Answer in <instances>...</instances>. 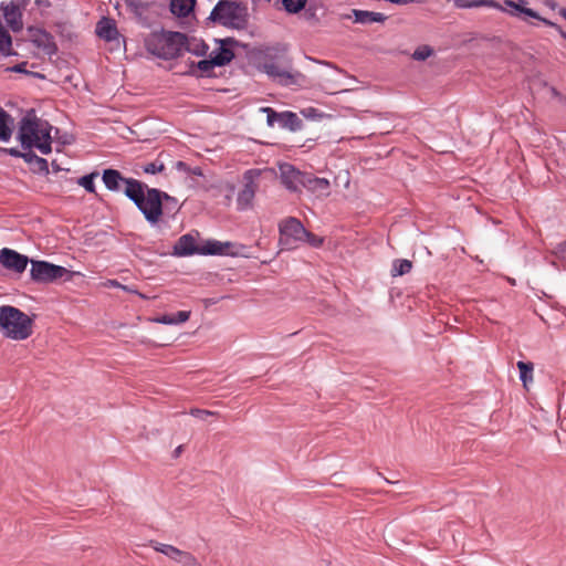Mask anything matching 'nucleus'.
<instances>
[{
    "instance_id": "f257e3e1",
    "label": "nucleus",
    "mask_w": 566,
    "mask_h": 566,
    "mask_svg": "<svg viewBox=\"0 0 566 566\" xmlns=\"http://www.w3.org/2000/svg\"><path fill=\"white\" fill-rule=\"evenodd\" d=\"M124 193L135 203L150 224L158 223L164 214L174 217L180 209L175 197L157 188H149L142 181H130Z\"/></svg>"
},
{
    "instance_id": "f03ea898",
    "label": "nucleus",
    "mask_w": 566,
    "mask_h": 566,
    "mask_svg": "<svg viewBox=\"0 0 566 566\" xmlns=\"http://www.w3.org/2000/svg\"><path fill=\"white\" fill-rule=\"evenodd\" d=\"M527 4V0H518L515 2L513 0H504L503 4L499 3L495 0H454V6L459 9H471L479 7H486L496 9L503 12L509 13L514 18H518L520 20L527 21V18L536 19L543 22L545 25L554 28L558 33L562 31V27L557 23L545 19L538 14L535 10L525 7Z\"/></svg>"
},
{
    "instance_id": "7ed1b4c3",
    "label": "nucleus",
    "mask_w": 566,
    "mask_h": 566,
    "mask_svg": "<svg viewBox=\"0 0 566 566\" xmlns=\"http://www.w3.org/2000/svg\"><path fill=\"white\" fill-rule=\"evenodd\" d=\"M208 21L228 29L245 30L249 25L248 6L241 1L219 0L210 12Z\"/></svg>"
},
{
    "instance_id": "20e7f679",
    "label": "nucleus",
    "mask_w": 566,
    "mask_h": 566,
    "mask_svg": "<svg viewBox=\"0 0 566 566\" xmlns=\"http://www.w3.org/2000/svg\"><path fill=\"white\" fill-rule=\"evenodd\" d=\"M186 44L187 35L174 31L154 32L145 42L147 51L163 60L179 57L185 51Z\"/></svg>"
},
{
    "instance_id": "39448f33",
    "label": "nucleus",
    "mask_w": 566,
    "mask_h": 566,
    "mask_svg": "<svg viewBox=\"0 0 566 566\" xmlns=\"http://www.w3.org/2000/svg\"><path fill=\"white\" fill-rule=\"evenodd\" d=\"M32 326L33 319L20 308L12 305L0 306V328L4 336L24 340L32 335Z\"/></svg>"
},
{
    "instance_id": "423d86ee",
    "label": "nucleus",
    "mask_w": 566,
    "mask_h": 566,
    "mask_svg": "<svg viewBox=\"0 0 566 566\" xmlns=\"http://www.w3.org/2000/svg\"><path fill=\"white\" fill-rule=\"evenodd\" d=\"M30 275L35 283H53L64 279L65 281L72 277L70 270L62 265H56L48 261L31 260Z\"/></svg>"
},
{
    "instance_id": "0eeeda50",
    "label": "nucleus",
    "mask_w": 566,
    "mask_h": 566,
    "mask_svg": "<svg viewBox=\"0 0 566 566\" xmlns=\"http://www.w3.org/2000/svg\"><path fill=\"white\" fill-rule=\"evenodd\" d=\"M279 232V243L282 249L293 250L297 248L298 242H304L306 229L297 218L289 217L280 222Z\"/></svg>"
},
{
    "instance_id": "6e6552de",
    "label": "nucleus",
    "mask_w": 566,
    "mask_h": 566,
    "mask_svg": "<svg viewBox=\"0 0 566 566\" xmlns=\"http://www.w3.org/2000/svg\"><path fill=\"white\" fill-rule=\"evenodd\" d=\"M260 111L266 114V124L270 127H273L275 123H277L280 127L291 132H298L303 127L302 119L294 112L284 111L279 113L269 106L261 107Z\"/></svg>"
},
{
    "instance_id": "1a4fd4ad",
    "label": "nucleus",
    "mask_w": 566,
    "mask_h": 566,
    "mask_svg": "<svg viewBox=\"0 0 566 566\" xmlns=\"http://www.w3.org/2000/svg\"><path fill=\"white\" fill-rule=\"evenodd\" d=\"M33 124L25 122L22 127L18 128L17 139L20 142L23 149L36 148L43 155H48L52 151V140H39V138H32L34 136Z\"/></svg>"
},
{
    "instance_id": "9d476101",
    "label": "nucleus",
    "mask_w": 566,
    "mask_h": 566,
    "mask_svg": "<svg viewBox=\"0 0 566 566\" xmlns=\"http://www.w3.org/2000/svg\"><path fill=\"white\" fill-rule=\"evenodd\" d=\"M25 122L33 124L34 136L32 138H39V140H53L52 130L54 127L45 119L38 117L35 109L30 108L25 112L24 116L19 122V127H22ZM59 128H55V134H59Z\"/></svg>"
},
{
    "instance_id": "9b49d317",
    "label": "nucleus",
    "mask_w": 566,
    "mask_h": 566,
    "mask_svg": "<svg viewBox=\"0 0 566 566\" xmlns=\"http://www.w3.org/2000/svg\"><path fill=\"white\" fill-rule=\"evenodd\" d=\"M256 176H259V171L254 169H250L244 172V187L239 191L237 198L239 210H245L251 206L258 189V185L254 182V177Z\"/></svg>"
},
{
    "instance_id": "f8f14e48",
    "label": "nucleus",
    "mask_w": 566,
    "mask_h": 566,
    "mask_svg": "<svg viewBox=\"0 0 566 566\" xmlns=\"http://www.w3.org/2000/svg\"><path fill=\"white\" fill-rule=\"evenodd\" d=\"M216 42L219 48L211 52V57L217 63V66H224L229 64L235 56L233 48L241 46L242 44L234 38L218 39Z\"/></svg>"
},
{
    "instance_id": "ddd939ff",
    "label": "nucleus",
    "mask_w": 566,
    "mask_h": 566,
    "mask_svg": "<svg viewBox=\"0 0 566 566\" xmlns=\"http://www.w3.org/2000/svg\"><path fill=\"white\" fill-rule=\"evenodd\" d=\"M262 70L276 83L283 86H289L297 83L301 74L298 72L292 73L285 69L280 67L275 62L265 60L262 64Z\"/></svg>"
},
{
    "instance_id": "4468645a",
    "label": "nucleus",
    "mask_w": 566,
    "mask_h": 566,
    "mask_svg": "<svg viewBox=\"0 0 566 566\" xmlns=\"http://www.w3.org/2000/svg\"><path fill=\"white\" fill-rule=\"evenodd\" d=\"M29 262L31 261L27 255L15 250L9 248H2L0 250V264L7 270L23 273Z\"/></svg>"
},
{
    "instance_id": "2eb2a0df",
    "label": "nucleus",
    "mask_w": 566,
    "mask_h": 566,
    "mask_svg": "<svg viewBox=\"0 0 566 566\" xmlns=\"http://www.w3.org/2000/svg\"><path fill=\"white\" fill-rule=\"evenodd\" d=\"M282 184L293 192H300L305 176L304 171L296 169L293 165L284 164L280 167Z\"/></svg>"
},
{
    "instance_id": "dca6fc26",
    "label": "nucleus",
    "mask_w": 566,
    "mask_h": 566,
    "mask_svg": "<svg viewBox=\"0 0 566 566\" xmlns=\"http://www.w3.org/2000/svg\"><path fill=\"white\" fill-rule=\"evenodd\" d=\"M29 32L32 36V42L36 48L42 49L43 52L49 56L56 54L57 45L51 33L43 29L36 28H29Z\"/></svg>"
},
{
    "instance_id": "f3484780",
    "label": "nucleus",
    "mask_w": 566,
    "mask_h": 566,
    "mask_svg": "<svg viewBox=\"0 0 566 566\" xmlns=\"http://www.w3.org/2000/svg\"><path fill=\"white\" fill-rule=\"evenodd\" d=\"M302 188H305L316 197H328L331 193V182L326 178L316 177L311 172H305Z\"/></svg>"
},
{
    "instance_id": "a211bd4d",
    "label": "nucleus",
    "mask_w": 566,
    "mask_h": 566,
    "mask_svg": "<svg viewBox=\"0 0 566 566\" xmlns=\"http://www.w3.org/2000/svg\"><path fill=\"white\" fill-rule=\"evenodd\" d=\"M232 248H234V244L231 242L208 240L205 244L200 245L199 255H238V251H230Z\"/></svg>"
},
{
    "instance_id": "6ab92c4d",
    "label": "nucleus",
    "mask_w": 566,
    "mask_h": 566,
    "mask_svg": "<svg viewBox=\"0 0 566 566\" xmlns=\"http://www.w3.org/2000/svg\"><path fill=\"white\" fill-rule=\"evenodd\" d=\"M102 179L109 191H118L120 189V182L126 185L125 190H127L130 181H138L134 178L124 177L120 171L113 168L105 169L103 171Z\"/></svg>"
},
{
    "instance_id": "aec40b11",
    "label": "nucleus",
    "mask_w": 566,
    "mask_h": 566,
    "mask_svg": "<svg viewBox=\"0 0 566 566\" xmlns=\"http://www.w3.org/2000/svg\"><path fill=\"white\" fill-rule=\"evenodd\" d=\"M200 245L196 243L192 234L187 233L181 235L174 245V255L188 256L199 254Z\"/></svg>"
},
{
    "instance_id": "412c9836",
    "label": "nucleus",
    "mask_w": 566,
    "mask_h": 566,
    "mask_svg": "<svg viewBox=\"0 0 566 566\" xmlns=\"http://www.w3.org/2000/svg\"><path fill=\"white\" fill-rule=\"evenodd\" d=\"M352 15L354 17V22L360 24L384 23L387 20V15L384 13L358 9H353L352 14H343L342 19H350Z\"/></svg>"
},
{
    "instance_id": "4be33fe9",
    "label": "nucleus",
    "mask_w": 566,
    "mask_h": 566,
    "mask_svg": "<svg viewBox=\"0 0 566 566\" xmlns=\"http://www.w3.org/2000/svg\"><path fill=\"white\" fill-rule=\"evenodd\" d=\"M96 34L98 38L111 42L119 35L115 21L108 18H102L96 24Z\"/></svg>"
},
{
    "instance_id": "5701e85b",
    "label": "nucleus",
    "mask_w": 566,
    "mask_h": 566,
    "mask_svg": "<svg viewBox=\"0 0 566 566\" xmlns=\"http://www.w3.org/2000/svg\"><path fill=\"white\" fill-rule=\"evenodd\" d=\"M4 19L13 32H19L23 28L22 13L17 4L11 2L3 8Z\"/></svg>"
},
{
    "instance_id": "b1692460",
    "label": "nucleus",
    "mask_w": 566,
    "mask_h": 566,
    "mask_svg": "<svg viewBox=\"0 0 566 566\" xmlns=\"http://www.w3.org/2000/svg\"><path fill=\"white\" fill-rule=\"evenodd\" d=\"M24 161L31 165V169L33 172L48 175L49 171V163L46 159L39 157L31 149H27Z\"/></svg>"
},
{
    "instance_id": "393cba45",
    "label": "nucleus",
    "mask_w": 566,
    "mask_h": 566,
    "mask_svg": "<svg viewBox=\"0 0 566 566\" xmlns=\"http://www.w3.org/2000/svg\"><path fill=\"white\" fill-rule=\"evenodd\" d=\"M13 117L0 107V142H9L13 133Z\"/></svg>"
},
{
    "instance_id": "a878e982",
    "label": "nucleus",
    "mask_w": 566,
    "mask_h": 566,
    "mask_svg": "<svg viewBox=\"0 0 566 566\" xmlns=\"http://www.w3.org/2000/svg\"><path fill=\"white\" fill-rule=\"evenodd\" d=\"M196 0H171L170 11L178 18L188 17L195 9Z\"/></svg>"
},
{
    "instance_id": "bb28decb",
    "label": "nucleus",
    "mask_w": 566,
    "mask_h": 566,
    "mask_svg": "<svg viewBox=\"0 0 566 566\" xmlns=\"http://www.w3.org/2000/svg\"><path fill=\"white\" fill-rule=\"evenodd\" d=\"M151 546L156 552H159V553L166 555L167 557H169L170 559H174L178 563H179V559H184L185 554L189 553V552L181 551L172 545L163 544L159 542H153Z\"/></svg>"
},
{
    "instance_id": "cd10ccee",
    "label": "nucleus",
    "mask_w": 566,
    "mask_h": 566,
    "mask_svg": "<svg viewBox=\"0 0 566 566\" xmlns=\"http://www.w3.org/2000/svg\"><path fill=\"white\" fill-rule=\"evenodd\" d=\"M189 316L190 312L179 311L175 314H165L157 318V322L161 324L175 325L187 322L189 319Z\"/></svg>"
},
{
    "instance_id": "c85d7f7f",
    "label": "nucleus",
    "mask_w": 566,
    "mask_h": 566,
    "mask_svg": "<svg viewBox=\"0 0 566 566\" xmlns=\"http://www.w3.org/2000/svg\"><path fill=\"white\" fill-rule=\"evenodd\" d=\"M126 8L137 18L142 19L148 10L149 3L143 0H124Z\"/></svg>"
},
{
    "instance_id": "c756f323",
    "label": "nucleus",
    "mask_w": 566,
    "mask_h": 566,
    "mask_svg": "<svg viewBox=\"0 0 566 566\" xmlns=\"http://www.w3.org/2000/svg\"><path fill=\"white\" fill-rule=\"evenodd\" d=\"M412 269V262L406 259H397L394 261L391 274L392 276H401L409 273Z\"/></svg>"
},
{
    "instance_id": "7c9ffc66",
    "label": "nucleus",
    "mask_w": 566,
    "mask_h": 566,
    "mask_svg": "<svg viewBox=\"0 0 566 566\" xmlns=\"http://www.w3.org/2000/svg\"><path fill=\"white\" fill-rule=\"evenodd\" d=\"M517 368L520 370V379L523 382L524 387H527V384L533 380V364L531 361H517Z\"/></svg>"
},
{
    "instance_id": "2f4dec72",
    "label": "nucleus",
    "mask_w": 566,
    "mask_h": 566,
    "mask_svg": "<svg viewBox=\"0 0 566 566\" xmlns=\"http://www.w3.org/2000/svg\"><path fill=\"white\" fill-rule=\"evenodd\" d=\"M208 49H209V46L205 41H202V40L197 41L196 39H193L192 42H189L187 40L185 51L191 52L192 54H195L197 56H203L207 54Z\"/></svg>"
},
{
    "instance_id": "473e14b6",
    "label": "nucleus",
    "mask_w": 566,
    "mask_h": 566,
    "mask_svg": "<svg viewBox=\"0 0 566 566\" xmlns=\"http://www.w3.org/2000/svg\"><path fill=\"white\" fill-rule=\"evenodd\" d=\"M281 2L289 14H296L305 9L307 0H281Z\"/></svg>"
},
{
    "instance_id": "72a5a7b5",
    "label": "nucleus",
    "mask_w": 566,
    "mask_h": 566,
    "mask_svg": "<svg viewBox=\"0 0 566 566\" xmlns=\"http://www.w3.org/2000/svg\"><path fill=\"white\" fill-rule=\"evenodd\" d=\"M98 176L97 171H93L88 175L82 176L77 184L82 186L87 192L90 193H96L95 184L94 180Z\"/></svg>"
},
{
    "instance_id": "f704fd0d",
    "label": "nucleus",
    "mask_w": 566,
    "mask_h": 566,
    "mask_svg": "<svg viewBox=\"0 0 566 566\" xmlns=\"http://www.w3.org/2000/svg\"><path fill=\"white\" fill-rule=\"evenodd\" d=\"M12 44V39L9 32L0 25V52L6 55H11L10 48Z\"/></svg>"
},
{
    "instance_id": "c9c22d12",
    "label": "nucleus",
    "mask_w": 566,
    "mask_h": 566,
    "mask_svg": "<svg viewBox=\"0 0 566 566\" xmlns=\"http://www.w3.org/2000/svg\"><path fill=\"white\" fill-rule=\"evenodd\" d=\"M196 66L201 72V74L199 76H208V77H210L211 76L210 72L213 70V67L217 66V63L210 56L209 59H205V60L199 61L196 64Z\"/></svg>"
},
{
    "instance_id": "e433bc0d",
    "label": "nucleus",
    "mask_w": 566,
    "mask_h": 566,
    "mask_svg": "<svg viewBox=\"0 0 566 566\" xmlns=\"http://www.w3.org/2000/svg\"><path fill=\"white\" fill-rule=\"evenodd\" d=\"M434 51L430 45L423 44L419 45L412 53V59L416 61H424L431 55H433Z\"/></svg>"
},
{
    "instance_id": "4c0bfd02",
    "label": "nucleus",
    "mask_w": 566,
    "mask_h": 566,
    "mask_svg": "<svg viewBox=\"0 0 566 566\" xmlns=\"http://www.w3.org/2000/svg\"><path fill=\"white\" fill-rule=\"evenodd\" d=\"M164 170H165L164 163L158 161V160L149 163V164H146L145 166H143V171L145 174H157V172H163Z\"/></svg>"
},
{
    "instance_id": "58836bf2",
    "label": "nucleus",
    "mask_w": 566,
    "mask_h": 566,
    "mask_svg": "<svg viewBox=\"0 0 566 566\" xmlns=\"http://www.w3.org/2000/svg\"><path fill=\"white\" fill-rule=\"evenodd\" d=\"M304 242H307L311 247L319 248L323 244L324 239L306 230V234H304Z\"/></svg>"
},
{
    "instance_id": "ea45409f",
    "label": "nucleus",
    "mask_w": 566,
    "mask_h": 566,
    "mask_svg": "<svg viewBox=\"0 0 566 566\" xmlns=\"http://www.w3.org/2000/svg\"><path fill=\"white\" fill-rule=\"evenodd\" d=\"M301 114L308 119H321L324 117V114L315 107L303 108Z\"/></svg>"
},
{
    "instance_id": "a19ab883",
    "label": "nucleus",
    "mask_w": 566,
    "mask_h": 566,
    "mask_svg": "<svg viewBox=\"0 0 566 566\" xmlns=\"http://www.w3.org/2000/svg\"><path fill=\"white\" fill-rule=\"evenodd\" d=\"M179 563H181L182 566H201V564L191 553L185 554L184 559H179Z\"/></svg>"
},
{
    "instance_id": "79ce46f5",
    "label": "nucleus",
    "mask_w": 566,
    "mask_h": 566,
    "mask_svg": "<svg viewBox=\"0 0 566 566\" xmlns=\"http://www.w3.org/2000/svg\"><path fill=\"white\" fill-rule=\"evenodd\" d=\"M190 415H192L193 417L199 418L201 420H206L207 417L213 416L216 413L213 411L193 408V409L190 410Z\"/></svg>"
},
{
    "instance_id": "37998d69",
    "label": "nucleus",
    "mask_w": 566,
    "mask_h": 566,
    "mask_svg": "<svg viewBox=\"0 0 566 566\" xmlns=\"http://www.w3.org/2000/svg\"><path fill=\"white\" fill-rule=\"evenodd\" d=\"M27 64H28L27 62H21V63H18V64L9 67L8 70L11 71V72H15V73H24V74H31V75L41 76L38 73H33V72L27 71V69H25Z\"/></svg>"
},
{
    "instance_id": "c03bdc74",
    "label": "nucleus",
    "mask_w": 566,
    "mask_h": 566,
    "mask_svg": "<svg viewBox=\"0 0 566 566\" xmlns=\"http://www.w3.org/2000/svg\"><path fill=\"white\" fill-rule=\"evenodd\" d=\"M0 151L11 157L22 158L23 160L25 158V151H21L18 148H0Z\"/></svg>"
},
{
    "instance_id": "a18cd8bd",
    "label": "nucleus",
    "mask_w": 566,
    "mask_h": 566,
    "mask_svg": "<svg viewBox=\"0 0 566 566\" xmlns=\"http://www.w3.org/2000/svg\"><path fill=\"white\" fill-rule=\"evenodd\" d=\"M57 142L62 145H71L74 142V137L67 133H64L63 135L57 137Z\"/></svg>"
},
{
    "instance_id": "49530a36",
    "label": "nucleus",
    "mask_w": 566,
    "mask_h": 566,
    "mask_svg": "<svg viewBox=\"0 0 566 566\" xmlns=\"http://www.w3.org/2000/svg\"><path fill=\"white\" fill-rule=\"evenodd\" d=\"M175 168L179 171H184V172H189L190 171V167L182 160H178L175 163Z\"/></svg>"
},
{
    "instance_id": "de8ad7c7",
    "label": "nucleus",
    "mask_w": 566,
    "mask_h": 566,
    "mask_svg": "<svg viewBox=\"0 0 566 566\" xmlns=\"http://www.w3.org/2000/svg\"><path fill=\"white\" fill-rule=\"evenodd\" d=\"M558 252L563 259H566V240L558 245Z\"/></svg>"
},
{
    "instance_id": "09e8293b",
    "label": "nucleus",
    "mask_w": 566,
    "mask_h": 566,
    "mask_svg": "<svg viewBox=\"0 0 566 566\" xmlns=\"http://www.w3.org/2000/svg\"><path fill=\"white\" fill-rule=\"evenodd\" d=\"M418 0H390L391 3H395V4H409V3H413V2H417Z\"/></svg>"
},
{
    "instance_id": "8fccbe9b",
    "label": "nucleus",
    "mask_w": 566,
    "mask_h": 566,
    "mask_svg": "<svg viewBox=\"0 0 566 566\" xmlns=\"http://www.w3.org/2000/svg\"><path fill=\"white\" fill-rule=\"evenodd\" d=\"M188 174L195 175V176H202V170L200 167L190 168V171Z\"/></svg>"
},
{
    "instance_id": "3c124183",
    "label": "nucleus",
    "mask_w": 566,
    "mask_h": 566,
    "mask_svg": "<svg viewBox=\"0 0 566 566\" xmlns=\"http://www.w3.org/2000/svg\"><path fill=\"white\" fill-rule=\"evenodd\" d=\"M305 13H306V18H307L308 20H310V19L315 18V15H316V14H315V11H314V10H312V8L306 9Z\"/></svg>"
},
{
    "instance_id": "603ef678",
    "label": "nucleus",
    "mask_w": 566,
    "mask_h": 566,
    "mask_svg": "<svg viewBox=\"0 0 566 566\" xmlns=\"http://www.w3.org/2000/svg\"><path fill=\"white\" fill-rule=\"evenodd\" d=\"M182 450H184V447H182V446H178V447L174 450V454H172V455H174V458H178V457L181 454Z\"/></svg>"
},
{
    "instance_id": "864d4df0",
    "label": "nucleus",
    "mask_w": 566,
    "mask_h": 566,
    "mask_svg": "<svg viewBox=\"0 0 566 566\" xmlns=\"http://www.w3.org/2000/svg\"><path fill=\"white\" fill-rule=\"evenodd\" d=\"M51 166H52V168H53V170H54L55 172H57V171H60V170H61V167L59 166V164H57L55 160H53V161L51 163Z\"/></svg>"
},
{
    "instance_id": "5fc2aeb1",
    "label": "nucleus",
    "mask_w": 566,
    "mask_h": 566,
    "mask_svg": "<svg viewBox=\"0 0 566 566\" xmlns=\"http://www.w3.org/2000/svg\"><path fill=\"white\" fill-rule=\"evenodd\" d=\"M558 13L560 17H563L566 20V8L559 9Z\"/></svg>"
},
{
    "instance_id": "6e6d98bb",
    "label": "nucleus",
    "mask_w": 566,
    "mask_h": 566,
    "mask_svg": "<svg viewBox=\"0 0 566 566\" xmlns=\"http://www.w3.org/2000/svg\"><path fill=\"white\" fill-rule=\"evenodd\" d=\"M560 36L566 40V32L562 29V31L559 32Z\"/></svg>"
},
{
    "instance_id": "4d7b16f0",
    "label": "nucleus",
    "mask_w": 566,
    "mask_h": 566,
    "mask_svg": "<svg viewBox=\"0 0 566 566\" xmlns=\"http://www.w3.org/2000/svg\"><path fill=\"white\" fill-rule=\"evenodd\" d=\"M113 285H119L116 281L112 282Z\"/></svg>"
},
{
    "instance_id": "13d9d810",
    "label": "nucleus",
    "mask_w": 566,
    "mask_h": 566,
    "mask_svg": "<svg viewBox=\"0 0 566 566\" xmlns=\"http://www.w3.org/2000/svg\"><path fill=\"white\" fill-rule=\"evenodd\" d=\"M266 2H270L271 0H265Z\"/></svg>"
}]
</instances>
